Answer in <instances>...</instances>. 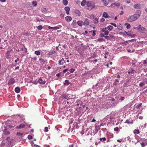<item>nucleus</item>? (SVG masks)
<instances>
[{
    "label": "nucleus",
    "mask_w": 147,
    "mask_h": 147,
    "mask_svg": "<svg viewBox=\"0 0 147 147\" xmlns=\"http://www.w3.org/2000/svg\"><path fill=\"white\" fill-rule=\"evenodd\" d=\"M86 5L88 7L87 9L91 10L95 8V5L93 2L88 1L87 2Z\"/></svg>",
    "instance_id": "1"
},
{
    "label": "nucleus",
    "mask_w": 147,
    "mask_h": 147,
    "mask_svg": "<svg viewBox=\"0 0 147 147\" xmlns=\"http://www.w3.org/2000/svg\"><path fill=\"white\" fill-rule=\"evenodd\" d=\"M134 29L138 30V31L141 33H144L146 31V28L142 27L141 25H139L137 27H134Z\"/></svg>",
    "instance_id": "2"
},
{
    "label": "nucleus",
    "mask_w": 147,
    "mask_h": 147,
    "mask_svg": "<svg viewBox=\"0 0 147 147\" xmlns=\"http://www.w3.org/2000/svg\"><path fill=\"white\" fill-rule=\"evenodd\" d=\"M138 18L136 15H131L128 18L127 20L129 22H131L136 20Z\"/></svg>",
    "instance_id": "3"
},
{
    "label": "nucleus",
    "mask_w": 147,
    "mask_h": 147,
    "mask_svg": "<svg viewBox=\"0 0 147 147\" xmlns=\"http://www.w3.org/2000/svg\"><path fill=\"white\" fill-rule=\"evenodd\" d=\"M107 29V28H102L100 29V31L103 32H104L105 34V35H108L109 33V31L107 30H106Z\"/></svg>",
    "instance_id": "4"
},
{
    "label": "nucleus",
    "mask_w": 147,
    "mask_h": 147,
    "mask_svg": "<svg viewBox=\"0 0 147 147\" xmlns=\"http://www.w3.org/2000/svg\"><path fill=\"white\" fill-rule=\"evenodd\" d=\"M7 140L8 141V145L9 146H10L11 145V144L13 142V140L12 139L10 138V137H8L7 138Z\"/></svg>",
    "instance_id": "5"
},
{
    "label": "nucleus",
    "mask_w": 147,
    "mask_h": 147,
    "mask_svg": "<svg viewBox=\"0 0 147 147\" xmlns=\"http://www.w3.org/2000/svg\"><path fill=\"white\" fill-rule=\"evenodd\" d=\"M15 83V80L13 78H11L9 81L8 84L11 85L14 84Z\"/></svg>",
    "instance_id": "6"
},
{
    "label": "nucleus",
    "mask_w": 147,
    "mask_h": 147,
    "mask_svg": "<svg viewBox=\"0 0 147 147\" xmlns=\"http://www.w3.org/2000/svg\"><path fill=\"white\" fill-rule=\"evenodd\" d=\"M98 22V19L96 18H95L93 20H92V23H93L94 24H92V26H95V25H94V24H97Z\"/></svg>",
    "instance_id": "7"
},
{
    "label": "nucleus",
    "mask_w": 147,
    "mask_h": 147,
    "mask_svg": "<svg viewBox=\"0 0 147 147\" xmlns=\"http://www.w3.org/2000/svg\"><path fill=\"white\" fill-rule=\"evenodd\" d=\"M89 20L87 18H86L85 19V21L83 22V24L84 25L86 26H88L89 25Z\"/></svg>",
    "instance_id": "8"
},
{
    "label": "nucleus",
    "mask_w": 147,
    "mask_h": 147,
    "mask_svg": "<svg viewBox=\"0 0 147 147\" xmlns=\"http://www.w3.org/2000/svg\"><path fill=\"white\" fill-rule=\"evenodd\" d=\"M64 9L66 12V14L67 15L69 14V11L70 10V9L69 7L68 6L65 7L64 8Z\"/></svg>",
    "instance_id": "9"
},
{
    "label": "nucleus",
    "mask_w": 147,
    "mask_h": 147,
    "mask_svg": "<svg viewBox=\"0 0 147 147\" xmlns=\"http://www.w3.org/2000/svg\"><path fill=\"white\" fill-rule=\"evenodd\" d=\"M62 98L63 99H66L67 100L69 99L68 95L66 94H63L61 96Z\"/></svg>",
    "instance_id": "10"
},
{
    "label": "nucleus",
    "mask_w": 147,
    "mask_h": 147,
    "mask_svg": "<svg viewBox=\"0 0 147 147\" xmlns=\"http://www.w3.org/2000/svg\"><path fill=\"white\" fill-rule=\"evenodd\" d=\"M102 16L105 18H109V16L106 12H104L102 15Z\"/></svg>",
    "instance_id": "11"
},
{
    "label": "nucleus",
    "mask_w": 147,
    "mask_h": 147,
    "mask_svg": "<svg viewBox=\"0 0 147 147\" xmlns=\"http://www.w3.org/2000/svg\"><path fill=\"white\" fill-rule=\"evenodd\" d=\"M25 125L24 124H20L19 126H17L16 127V129H22L25 127Z\"/></svg>",
    "instance_id": "12"
},
{
    "label": "nucleus",
    "mask_w": 147,
    "mask_h": 147,
    "mask_svg": "<svg viewBox=\"0 0 147 147\" xmlns=\"http://www.w3.org/2000/svg\"><path fill=\"white\" fill-rule=\"evenodd\" d=\"M38 82L40 84H45V81H43L42 79L41 78H40L38 80Z\"/></svg>",
    "instance_id": "13"
},
{
    "label": "nucleus",
    "mask_w": 147,
    "mask_h": 147,
    "mask_svg": "<svg viewBox=\"0 0 147 147\" xmlns=\"http://www.w3.org/2000/svg\"><path fill=\"white\" fill-rule=\"evenodd\" d=\"M65 20L67 22H70L72 20V18L70 16H67L65 17Z\"/></svg>",
    "instance_id": "14"
},
{
    "label": "nucleus",
    "mask_w": 147,
    "mask_h": 147,
    "mask_svg": "<svg viewBox=\"0 0 147 147\" xmlns=\"http://www.w3.org/2000/svg\"><path fill=\"white\" fill-rule=\"evenodd\" d=\"M75 14L77 16H80L81 14V12L78 10H76L74 12Z\"/></svg>",
    "instance_id": "15"
},
{
    "label": "nucleus",
    "mask_w": 147,
    "mask_h": 147,
    "mask_svg": "<svg viewBox=\"0 0 147 147\" xmlns=\"http://www.w3.org/2000/svg\"><path fill=\"white\" fill-rule=\"evenodd\" d=\"M134 7L137 9H140V4H136L134 5Z\"/></svg>",
    "instance_id": "16"
},
{
    "label": "nucleus",
    "mask_w": 147,
    "mask_h": 147,
    "mask_svg": "<svg viewBox=\"0 0 147 147\" xmlns=\"http://www.w3.org/2000/svg\"><path fill=\"white\" fill-rule=\"evenodd\" d=\"M48 28L49 29L57 30L59 28L58 26H55L52 27L49 26L48 27Z\"/></svg>",
    "instance_id": "17"
},
{
    "label": "nucleus",
    "mask_w": 147,
    "mask_h": 147,
    "mask_svg": "<svg viewBox=\"0 0 147 147\" xmlns=\"http://www.w3.org/2000/svg\"><path fill=\"white\" fill-rule=\"evenodd\" d=\"M3 133L5 135H8L10 134V132L7 129H5L3 131Z\"/></svg>",
    "instance_id": "18"
},
{
    "label": "nucleus",
    "mask_w": 147,
    "mask_h": 147,
    "mask_svg": "<svg viewBox=\"0 0 147 147\" xmlns=\"http://www.w3.org/2000/svg\"><path fill=\"white\" fill-rule=\"evenodd\" d=\"M15 91L16 93H19L20 91V88L18 87H16L15 89Z\"/></svg>",
    "instance_id": "19"
},
{
    "label": "nucleus",
    "mask_w": 147,
    "mask_h": 147,
    "mask_svg": "<svg viewBox=\"0 0 147 147\" xmlns=\"http://www.w3.org/2000/svg\"><path fill=\"white\" fill-rule=\"evenodd\" d=\"M55 52H56L54 50H51L49 52V53L48 54L49 55H52L55 54Z\"/></svg>",
    "instance_id": "20"
},
{
    "label": "nucleus",
    "mask_w": 147,
    "mask_h": 147,
    "mask_svg": "<svg viewBox=\"0 0 147 147\" xmlns=\"http://www.w3.org/2000/svg\"><path fill=\"white\" fill-rule=\"evenodd\" d=\"M71 83L69 82V81L68 80H65V82L64 83V85H68Z\"/></svg>",
    "instance_id": "21"
},
{
    "label": "nucleus",
    "mask_w": 147,
    "mask_h": 147,
    "mask_svg": "<svg viewBox=\"0 0 147 147\" xmlns=\"http://www.w3.org/2000/svg\"><path fill=\"white\" fill-rule=\"evenodd\" d=\"M103 3V4L105 6L107 5L109 3V1H107L106 0H102Z\"/></svg>",
    "instance_id": "22"
},
{
    "label": "nucleus",
    "mask_w": 147,
    "mask_h": 147,
    "mask_svg": "<svg viewBox=\"0 0 147 147\" xmlns=\"http://www.w3.org/2000/svg\"><path fill=\"white\" fill-rule=\"evenodd\" d=\"M77 24L80 26H81L82 25H84L83 22L82 21H78L77 22Z\"/></svg>",
    "instance_id": "23"
},
{
    "label": "nucleus",
    "mask_w": 147,
    "mask_h": 147,
    "mask_svg": "<svg viewBox=\"0 0 147 147\" xmlns=\"http://www.w3.org/2000/svg\"><path fill=\"white\" fill-rule=\"evenodd\" d=\"M133 133L135 134H138L140 133V131L138 129H135L133 131Z\"/></svg>",
    "instance_id": "24"
},
{
    "label": "nucleus",
    "mask_w": 147,
    "mask_h": 147,
    "mask_svg": "<svg viewBox=\"0 0 147 147\" xmlns=\"http://www.w3.org/2000/svg\"><path fill=\"white\" fill-rule=\"evenodd\" d=\"M113 5H114L116 6H119L120 5V3H113L111 4V5L110 6H113Z\"/></svg>",
    "instance_id": "25"
},
{
    "label": "nucleus",
    "mask_w": 147,
    "mask_h": 147,
    "mask_svg": "<svg viewBox=\"0 0 147 147\" xmlns=\"http://www.w3.org/2000/svg\"><path fill=\"white\" fill-rule=\"evenodd\" d=\"M106 28H107V29H108L110 31L113 28V27L111 25H109Z\"/></svg>",
    "instance_id": "26"
},
{
    "label": "nucleus",
    "mask_w": 147,
    "mask_h": 147,
    "mask_svg": "<svg viewBox=\"0 0 147 147\" xmlns=\"http://www.w3.org/2000/svg\"><path fill=\"white\" fill-rule=\"evenodd\" d=\"M86 0H83L81 3V5L82 6H84L86 5Z\"/></svg>",
    "instance_id": "27"
},
{
    "label": "nucleus",
    "mask_w": 147,
    "mask_h": 147,
    "mask_svg": "<svg viewBox=\"0 0 147 147\" xmlns=\"http://www.w3.org/2000/svg\"><path fill=\"white\" fill-rule=\"evenodd\" d=\"M63 3L64 5H66L68 4V1L67 0H63Z\"/></svg>",
    "instance_id": "28"
},
{
    "label": "nucleus",
    "mask_w": 147,
    "mask_h": 147,
    "mask_svg": "<svg viewBox=\"0 0 147 147\" xmlns=\"http://www.w3.org/2000/svg\"><path fill=\"white\" fill-rule=\"evenodd\" d=\"M92 32V35L93 36H95L96 35V31L95 30H92V31H90V32Z\"/></svg>",
    "instance_id": "29"
},
{
    "label": "nucleus",
    "mask_w": 147,
    "mask_h": 147,
    "mask_svg": "<svg viewBox=\"0 0 147 147\" xmlns=\"http://www.w3.org/2000/svg\"><path fill=\"white\" fill-rule=\"evenodd\" d=\"M34 53L37 55H39L40 54V52L38 51H35Z\"/></svg>",
    "instance_id": "30"
},
{
    "label": "nucleus",
    "mask_w": 147,
    "mask_h": 147,
    "mask_svg": "<svg viewBox=\"0 0 147 147\" xmlns=\"http://www.w3.org/2000/svg\"><path fill=\"white\" fill-rule=\"evenodd\" d=\"M32 4L34 6H36L37 4V3L36 1H32Z\"/></svg>",
    "instance_id": "31"
},
{
    "label": "nucleus",
    "mask_w": 147,
    "mask_h": 147,
    "mask_svg": "<svg viewBox=\"0 0 147 147\" xmlns=\"http://www.w3.org/2000/svg\"><path fill=\"white\" fill-rule=\"evenodd\" d=\"M142 105V103H140L138 105H136V107L137 109H139L141 107Z\"/></svg>",
    "instance_id": "32"
},
{
    "label": "nucleus",
    "mask_w": 147,
    "mask_h": 147,
    "mask_svg": "<svg viewBox=\"0 0 147 147\" xmlns=\"http://www.w3.org/2000/svg\"><path fill=\"white\" fill-rule=\"evenodd\" d=\"M113 37V36L111 35H110V36H105L104 37L106 39L110 40V37Z\"/></svg>",
    "instance_id": "33"
},
{
    "label": "nucleus",
    "mask_w": 147,
    "mask_h": 147,
    "mask_svg": "<svg viewBox=\"0 0 147 147\" xmlns=\"http://www.w3.org/2000/svg\"><path fill=\"white\" fill-rule=\"evenodd\" d=\"M95 18V16L94 14H92L90 15V18L91 19H94Z\"/></svg>",
    "instance_id": "34"
},
{
    "label": "nucleus",
    "mask_w": 147,
    "mask_h": 147,
    "mask_svg": "<svg viewBox=\"0 0 147 147\" xmlns=\"http://www.w3.org/2000/svg\"><path fill=\"white\" fill-rule=\"evenodd\" d=\"M43 28L42 26L41 25H39L38 26L37 29L38 30H41Z\"/></svg>",
    "instance_id": "35"
},
{
    "label": "nucleus",
    "mask_w": 147,
    "mask_h": 147,
    "mask_svg": "<svg viewBox=\"0 0 147 147\" xmlns=\"http://www.w3.org/2000/svg\"><path fill=\"white\" fill-rule=\"evenodd\" d=\"M96 129V132H98L100 128L99 127V126H96L95 127Z\"/></svg>",
    "instance_id": "36"
},
{
    "label": "nucleus",
    "mask_w": 147,
    "mask_h": 147,
    "mask_svg": "<svg viewBox=\"0 0 147 147\" xmlns=\"http://www.w3.org/2000/svg\"><path fill=\"white\" fill-rule=\"evenodd\" d=\"M147 63V61L146 60H144L143 61V64L144 65V66H146V64Z\"/></svg>",
    "instance_id": "37"
},
{
    "label": "nucleus",
    "mask_w": 147,
    "mask_h": 147,
    "mask_svg": "<svg viewBox=\"0 0 147 147\" xmlns=\"http://www.w3.org/2000/svg\"><path fill=\"white\" fill-rule=\"evenodd\" d=\"M106 139L105 137H103L102 138H100L99 140L100 141H102L103 140V141H105Z\"/></svg>",
    "instance_id": "38"
},
{
    "label": "nucleus",
    "mask_w": 147,
    "mask_h": 147,
    "mask_svg": "<svg viewBox=\"0 0 147 147\" xmlns=\"http://www.w3.org/2000/svg\"><path fill=\"white\" fill-rule=\"evenodd\" d=\"M23 134L22 133H21L20 132H17V135L18 136H21Z\"/></svg>",
    "instance_id": "39"
},
{
    "label": "nucleus",
    "mask_w": 147,
    "mask_h": 147,
    "mask_svg": "<svg viewBox=\"0 0 147 147\" xmlns=\"http://www.w3.org/2000/svg\"><path fill=\"white\" fill-rule=\"evenodd\" d=\"M99 36L100 37H105V35L102 33H100L99 35Z\"/></svg>",
    "instance_id": "40"
},
{
    "label": "nucleus",
    "mask_w": 147,
    "mask_h": 147,
    "mask_svg": "<svg viewBox=\"0 0 147 147\" xmlns=\"http://www.w3.org/2000/svg\"><path fill=\"white\" fill-rule=\"evenodd\" d=\"M61 60H59V65H62L64 64V62H63L61 63Z\"/></svg>",
    "instance_id": "41"
},
{
    "label": "nucleus",
    "mask_w": 147,
    "mask_h": 147,
    "mask_svg": "<svg viewBox=\"0 0 147 147\" xmlns=\"http://www.w3.org/2000/svg\"><path fill=\"white\" fill-rule=\"evenodd\" d=\"M28 138L29 140H30L32 138V136L29 135L28 136Z\"/></svg>",
    "instance_id": "42"
},
{
    "label": "nucleus",
    "mask_w": 147,
    "mask_h": 147,
    "mask_svg": "<svg viewBox=\"0 0 147 147\" xmlns=\"http://www.w3.org/2000/svg\"><path fill=\"white\" fill-rule=\"evenodd\" d=\"M98 41L101 42L103 41V39L102 38H98L97 40Z\"/></svg>",
    "instance_id": "43"
},
{
    "label": "nucleus",
    "mask_w": 147,
    "mask_h": 147,
    "mask_svg": "<svg viewBox=\"0 0 147 147\" xmlns=\"http://www.w3.org/2000/svg\"><path fill=\"white\" fill-rule=\"evenodd\" d=\"M119 129V128L117 127H116L114 128V131H118Z\"/></svg>",
    "instance_id": "44"
},
{
    "label": "nucleus",
    "mask_w": 147,
    "mask_h": 147,
    "mask_svg": "<svg viewBox=\"0 0 147 147\" xmlns=\"http://www.w3.org/2000/svg\"><path fill=\"white\" fill-rule=\"evenodd\" d=\"M144 85V84L142 82H141L139 84V85L140 87H141L143 86Z\"/></svg>",
    "instance_id": "45"
},
{
    "label": "nucleus",
    "mask_w": 147,
    "mask_h": 147,
    "mask_svg": "<svg viewBox=\"0 0 147 147\" xmlns=\"http://www.w3.org/2000/svg\"><path fill=\"white\" fill-rule=\"evenodd\" d=\"M105 21V19L103 18H101L100 20V22H104Z\"/></svg>",
    "instance_id": "46"
},
{
    "label": "nucleus",
    "mask_w": 147,
    "mask_h": 147,
    "mask_svg": "<svg viewBox=\"0 0 147 147\" xmlns=\"http://www.w3.org/2000/svg\"><path fill=\"white\" fill-rule=\"evenodd\" d=\"M74 71H75V69H74L71 68L70 69V71L71 73H73V72H74Z\"/></svg>",
    "instance_id": "47"
},
{
    "label": "nucleus",
    "mask_w": 147,
    "mask_h": 147,
    "mask_svg": "<svg viewBox=\"0 0 147 147\" xmlns=\"http://www.w3.org/2000/svg\"><path fill=\"white\" fill-rule=\"evenodd\" d=\"M136 72V71L134 70L131 69L130 71V72L131 73L134 74L135 72Z\"/></svg>",
    "instance_id": "48"
},
{
    "label": "nucleus",
    "mask_w": 147,
    "mask_h": 147,
    "mask_svg": "<svg viewBox=\"0 0 147 147\" xmlns=\"http://www.w3.org/2000/svg\"><path fill=\"white\" fill-rule=\"evenodd\" d=\"M42 12H45L47 11V10L45 8H43L42 9Z\"/></svg>",
    "instance_id": "49"
},
{
    "label": "nucleus",
    "mask_w": 147,
    "mask_h": 147,
    "mask_svg": "<svg viewBox=\"0 0 147 147\" xmlns=\"http://www.w3.org/2000/svg\"><path fill=\"white\" fill-rule=\"evenodd\" d=\"M45 131L46 132H47L48 131V128L47 127H45Z\"/></svg>",
    "instance_id": "50"
},
{
    "label": "nucleus",
    "mask_w": 147,
    "mask_h": 147,
    "mask_svg": "<svg viewBox=\"0 0 147 147\" xmlns=\"http://www.w3.org/2000/svg\"><path fill=\"white\" fill-rule=\"evenodd\" d=\"M141 144L142 147H144L146 145L144 144V143L143 142L141 143Z\"/></svg>",
    "instance_id": "51"
},
{
    "label": "nucleus",
    "mask_w": 147,
    "mask_h": 147,
    "mask_svg": "<svg viewBox=\"0 0 147 147\" xmlns=\"http://www.w3.org/2000/svg\"><path fill=\"white\" fill-rule=\"evenodd\" d=\"M125 123H131V122H130V121L128 120H127L125 121Z\"/></svg>",
    "instance_id": "52"
},
{
    "label": "nucleus",
    "mask_w": 147,
    "mask_h": 147,
    "mask_svg": "<svg viewBox=\"0 0 147 147\" xmlns=\"http://www.w3.org/2000/svg\"><path fill=\"white\" fill-rule=\"evenodd\" d=\"M110 24L114 26L115 27H116L117 26V25L115 23H111Z\"/></svg>",
    "instance_id": "53"
},
{
    "label": "nucleus",
    "mask_w": 147,
    "mask_h": 147,
    "mask_svg": "<svg viewBox=\"0 0 147 147\" xmlns=\"http://www.w3.org/2000/svg\"><path fill=\"white\" fill-rule=\"evenodd\" d=\"M130 27H131V26H130V24H128V25H127L126 26V28L127 29H129V28H130Z\"/></svg>",
    "instance_id": "54"
},
{
    "label": "nucleus",
    "mask_w": 147,
    "mask_h": 147,
    "mask_svg": "<svg viewBox=\"0 0 147 147\" xmlns=\"http://www.w3.org/2000/svg\"><path fill=\"white\" fill-rule=\"evenodd\" d=\"M144 82L146 83H147V78H145L144 80Z\"/></svg>",
    "instance_id": "55"
},
{
    "label": "nucleus",
    "mask_w": 147,
    "mask_h": 147,
    "mask_svg": "<svg viewBox=\"0 0 147 147\" xmlns=\"http://www.w3.org/2000/svg\"><path fill=\"white\" fill-rule=\"evenodd\" d=\"M125 98L123 96H122L120 98V100L122 101Z\"/></svg>",
    "instance_id": "56"
},
{
    "label": "nucleus",
    "mask_w": 147,
    "mask_h": 147,
    "mask_svg": "<svg viewBox=\"0 0 147 147\" xmlns=\"http://www.w3.org/2000/svg\"><path fill=\"white\" fill-rule=\"evenodd\" d=\"M67 70H68L67 69H65L63 70V72L64 73H65L67 71Z\"/></svg>",
    "instance_id": "57"
},
{
    "label": "nucleus",
    "mask_w": 147,
    "mask_h": 147,
    "mask_svg": "<svg viewBox=\"0 0 147 147\" xmlns=\"http://www.w3.org/2000/svg\"><path fill=\"white\" fill-rule=\"evenodd\" d=\"M60 73H58L56 74V76L58 77H59L60 76Z\"/></svg>",
    "instance_id": "58"
},
{
    "label": "nucleus",
    "mask_w": 147,
    "mask_h": 147,
    "mask_svg": "<svg viewBox=\"0 0 147 147\" xmlns=\"http://www.w3.org/2000/svg\"><path fill=\"white\" fill-rule=\"evenodd\" d=\"M19 60V58H17V59L15 61V63H17Z\"/></svg>",
    "instance_id": "59"
},
{
    "label": "nucleus",
    "mask_w": 147,
    "mask_h": 147,
    "mask_svg": "<svg viewBox=\"0 0 147 147\" xmlns=\"http://www.w3.org/2000/svg\"><path fill=\"white\" fill-rule=\"evenodd\" d=\"M96 121V120L94 119L93 118V119H92V120L91 121V122H94Z\"/></svg>",
    "instance_id": "60"
},
{
    "label": "nucleus",
    "mask_w": 147,
    "mask_h": 147,
    "mask_svg": "<svg viewBox=\"0 0 147 147\" xmlns=\"http://www.w3.org/2000/svg\"><path fill=\"white\" fill-rule=\"evenodd\" d=\"M123 13V11H121L120 13H119V15H122Z\"/></svg>",
    "instance_id": "61"
},
{
    "label": "nucleus",
    "mask_w": 147,
    "mask_h": 147,
    "mask_svg": "<svg viewBox=\"0 0 147 147\" xmlns=\"http://www.w3.org/2000/svg\"><path fill=\"white\" fill-rule=\"evenodd\" d=\"M32 59L34 60H36L37 59V58L36 57H34L32 58Z\"/></svg>",
    "instance_id": "62"
},
{
    "label": "nucleus",
    "mask_w": 147,
    "mask_h": 147,
    "mask_svg": "<svg viewBox=\"0 0 147 147\" xmlns=\"http://www.w3.org/2000/svg\"><path fill=\"white\" fill-rule=\"evenodd\" d=\"M139 118L140 119H143V117L142 116H141L139 117Z\"/></svg>",
    "instance_id": "63"
},
{
    "label": "nucleus",
    "mask_w": 147,
    "mask_h": 147,
    "mask_svg": "<svg viewBox=\"0 0 147 147\" xmlns=\"http://www.w3.org/2000/svg\"><path fill=\"white\" fill-rule=\"evenodd\" d=\"M78 128H79L78 125L77 124V125H76V128L77 129H78Z\"/></svg>",
    "instance_id": "64"
}]
</instances>
